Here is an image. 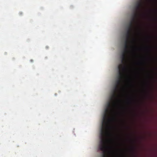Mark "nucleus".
<instances>
[{"label":"nucleus","mask_w":157,"mask_h":157,"mask_svg":"<svg viewBox=\"0 0 157 157\" xmlns=\"http://www.w3.org/2000/svg\"><path fill=\"white\" fill-rule=\"evenodd\" d=\"M131 103V101H129V103Z\"/></svg>","instance_id":"obj_3"},{"label":"nucleus","mask_w":157,"mask_h":157,"mask_svg":"<svg viewBox=\"0 0 157 157\" xmlns=\"http://www.w3.org/2000/svg\"><path fill=\"white\" fill-rule=\"evenodd\" d=\"M129 52V50L124 49L121 56V64H119L118 66V75L113 93L110 98L111 102H108L107 108L105 111L101 130L100 144H108L109 142H112L113 141L112 139L109 140L107 138L108 136H113L112 133L109 132L108 131L112 128L110 126V124L114 121L116 118L114 117H110V115L113 112L114 108L118 106L121 102V100L119 99V93L120 89H123L122 87V83L124 78L125 74L128 70V67L127 65V54Z\"/></svg>","instance_id":"obj_1"},{"label":"nucleus","mask_w":157,"mask_h":157,"mask_svg":"<svg viewBox=\"0 0 157 157\" xmlns=\"http://www.w3.org/2000/svg\"><path fill=\"white\" fill-rule=\"evenodd\" d=\"M140 12L134 11L132 16L131 20L127 27V31L125 34L126 40L124 41V49L129 50L130 48H135L133 46H129V43H132L135 42L136 39L132 37V33L134 27V24L136 23V21L139 15Z\"/></svg>","instance_id":"obj_2"},{"label":"nucleus","mask_w":157,"mask_h":157,"mask_svg":"<svg viewBox=\"0 0 157 157\" xmlns=\"http://www.w3.org/2000/svg\"><path fill=\"white\" fill-rule=\"evenodd\" d=\"M155 60H157V58H155Z\"/></svg>","instance_id":"obj_4"}]
</instances>
